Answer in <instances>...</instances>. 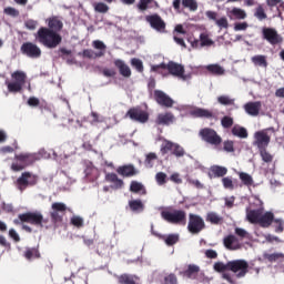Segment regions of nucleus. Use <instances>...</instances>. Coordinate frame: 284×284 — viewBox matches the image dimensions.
Listing matches in <instances>:
<instances>
[{
	"mask_svg": "<svg viewBox=\"0 0 284 284\" xmlns=\"http://www.w3.org/2000/svg\"><path fill=\"white\" fill-rule=\"evenodd\" d=\"M48 27H40L34 33V39L40 45L54 50L59 48L63 41L61 30H63V21L57 16H52L45 20Z\"/></svg>",
	"mask_w": 284,
	"mask_h": 284,
	"instance_id": "f257e3e1",
	"label": "nucleus"
},
{
	"mask_svg": "<svg viewBox=\"0 0 284 284\" xmlns=\"http://www.w3.org/2000/svg\"><path fill=\"white\" fill-rule=\"evenodd\" d=\"M26 223H29L30 225H36V227H43V224L45 222L43 221V214H41L40 212L21 213L18 215V219L13 220L14 225H22V230H24V232L32 234V227H30Z\"/></svg>",
	"mask_w": 284,
	"mask_h": 284,
	"instance_id": "f03ea898",
	"label": "nucleus"
},
{
	"mask_svg": "<svg viewBox=\"0 0 284 284\" xmlns=\"http://www.w3.org/2000/svg\"><path fill=\"white\" fill-rule=\"evenodd\" d=\"M163 70H168L169 74L172 77H178V79H182V81H187L189 77L185 75V67L183 64H179L174 61H169L168 64L164 62L160 64H154L151 67V72H156L158 74H163Z\"/></svg>",
	"mask_w": 284,
	"mask_h": 284,
	"instance_id": "7ed1b4c3",
	"label": "nucleus"
},
{
	"mask_svg": "<svg viewBox=\"0 0 284 284\" xmlns=\"http://www.w3.org/2000/svg\"><path fill=\"white\" fill-rule=\"evenodd\" d=\"M160 152L162 156H165V154H171L172 156H175V159H183V156L186 154L185 149L181 144L172 142L168 139L163 140L160 146Z\"/></svg>",
	"mask_w": 284,
	"mask_h": 284,
	"instance_id": "20e7f679",
	"label": "nucleus"
},
{
	"mask_svg": "<svg viewBox=\"0 0 284 284\" xmlns=\"http://www.w3.org/2000/svg\"><path fill=\"white\" fill-rule=\"evenodd\" d=\"M161 217L172 225H185L187 223V213L184 210L162 211Z\"/></svg>",
	"mask_w": 284,
	"mask_h": 284,
	"instance_id": "39448f33",
	"label": "nucleus"
},
{
	"mask_svg": "<svg viewBox=\"0 0 284 284\" xmlns=\"http://www.w3.org/2000/svg\"><path fill=\"white\" fill-rule=\"evenodd\" d=\"M11 79L13 80L12 82H6L8 92L17 94L23 90V87L26 85V79H28V75L23 71H14L11 74Z\"/></svg>",
	"mask_w": 284,
	"mask_h": 284,
	"instance_id": "423d86ee",
	"label": "nucleus"
},
{
	"mask_svg": "<svg viewBox=\"0 0 284 284\" xmlns=\"http://www.w3.org/2000/svg\"><path fill=\"white\" fill-rule=\"evenodd\" d=\"M199 136L204 141V143H209V145H214V148H219L223 143V138L219 135L216 130L212 128H203L199 131Z\"/></svg>",
	"mask_w": 284,
	"mask_h": 284,
	"instance_id": "0eeeda50",
	"label": "nucleus"
},
{
	"mask_svg": "<svg viewBox=\"0 0 284 284\" xmlns=\"http://www.w3.org/2000/svg\"><path fill=\"white\" fill-rule=\"evenodd\" d=\"M14 159L18 162L11 164V170H13V172H21V170H26L28 165H32V163L37 161V155L32 153H20L16 154Z\"/></svg>",
	"mask_w": 284,
	"mask_h": 284,
	"instance_id": "6e6552de",
	"label": "nucleus"
},
{
	"mask_svg": "<svg viewBox=\"0 0 284 284\" xmlns=\"http://www.w3.org/2000/svg\"><path fill=\"white\" fill-rule=\"evenodd\" d=\"M68 212V205L63 202H54L51 204L50 219L53 225H61L63 223V216Z\"/></svg>",
	"mask_w": 284,
	"mask_h": 284,
	"instance_id": "1a4fd4ad",
	"label": "nucleus"
},
{
	"mask_svg": "<svg viewBox=\"0 0 284 284\" xmlns=\"http://www.w3.org/2000/svg\"><path fill=\"white\" fill-rule=\"evenodd\" d=\"M92 48H94V50H99L98 52H94V50L92 49H85L82 52V57H84V59H101V57H105V50H108V47L105 45V43L101 40H94L92 42Z\"/></svg>",
	"mask_w": 284,
	"mask_h": 284,
	"instance_id": "9d476101",
	"label": "nucleus"
},
{
	"mask_svg": "<svg viewBox=\"0 0 284 284\" xmlns=\"http://www.w3.org/2000/svg\"><path fill=\"white\" fill-rule=\"evenodd\" d=\"M229 272L236 274L237 278H243L250 272V264L245 260H233L229 262Z\"/></svg>",
	"mask_w": 284,
	"mask_h": 284,
	"instance_id": "9b49d317",
	"label": "nucleus"
},
{
	"mask_svg": "<svg viewBox=\"0 0 284 284\" xmlns=\"http://www.w3.org/2000/svg\"><path fill=\"white\" fill-rule=\"evenodd\" d=\"M205 220L201 215L194 213L189 214L187 231L190 234H201V231L205 230Z\"/></svg>",
	"mask_w": 284,
	"mask_h": 284,
	"instance_id": "f8f14e48",
	"label": "nucleus"
},
{
	"mask_svg": "<svg viewBox=\"0 0 284 284\" xmlns=\"http://www.w3.org/2000/svg\"><path fill=\"white\" fill-rule=\"evenodd\" d=\"M126 116H129L131 121H135V123H148V121H150V113L140 105L129 109Z\"/></svg>",
	"mask_w": 284,
	"mask_h": 284,
	"instance_id": "ddd939ff",
	"label": "nucleus"
},
{
	"mask_svg": "<svg viewBox=\"0 0 284 284\" xmlns=\"http://www.w3.org/2000/svg\"><path fill=\"white\" fill-rule=\"evenodd\" d=\"M262 39L267 41L270 45H281L283 43V36L278 34L276 29L270 27L262 28Z\"/></svg>",
	"mask_w": 284,
	"mask_h": 284,
	"instance_id": "4468645a",
	"label": "nucleus"
},
{
	"mask_svg": "<svg viewBox=\"0 0 284 284\" xmlns=\"http://www.w3.org/2000/svg\"><path fill=\"white\" fill-rule=\"evenodd\" d=\"M20 51L24 57H29V59H39L41 57V48L32 42H24Z\"/></svg>",
	"mask_w": 284,
	"mask_h": 284,
	"instance_id": "2eb2a0df",
	"label": "nucleus"
},
{
	"mask_svg": "<svg viewBox=\"0 0 284 284\" xmlns=\"http://www.w3.org/2000/svg\"><path fill=\"white\" fill-rule=\"evenodd\" d=\"M37 181H38L37 175H33L30 172H24L17 180L18 190H20V192H23V190H26L29 185L30 186L37 185Z\"/></svg>",
	"mask_w": 284,
	"mask_h": 284,
	"instance_id": "dca6fc26",
	"label": "nucleus"
},
{
	"mask_svg": "<svg viewBox=\"0 0 284 284\" xmlns=\"http://www.w3.org/2000/svg\"><path fill=\"white\" fill-rule=\"evenodd\" d=\"M172 6L175 12H181V6L190 12H196L199 10V2L196 0H173Z\"/></svg>",
	"mask_w": 284,
	"mask_h": 284,
	"instance_id": "f3484780",
	"label": "nucleus"
},
{
	"mask_svg": "<svg viewBox=\"0 0 284 284\" xmlns=\"http://www.w3.org/2000/svg\"><path fill=\"white\" fill-rule=\"evenodd\" d=\"M153 99L158 103V105H161L162 108L174 106V100L170 98V95H168V93L163 92L162 90H154Z\"/></svg>",
	"mask_w": 284,
	"mask_h": 284,
	"instance_id": "a211bd4d",
	"label": "nucleus"
},
{
	"mask_svg": "<svg viewBox=\"0 0 284 284\" xmlns=\"http://www.w3.org/2000/svg\"><path fill=\"white\" fill-rule=\"evenodd\" d=\"M145 21L151 26L156 32H165V21L159 13H154L145 17Z\"/></svg>",
	"mask_w": 284,
	"mask_h": 284,
	"instance_id": "6ab92c4d",
	"label": "nucleus"
},
{
	"mask_svg": "<svg viewBox=\"0 0 284 284\" xmlns=\"http://www.w3.org/2000/svg\"><path fill=\"white\" fill-rule=\"evenodd\" d=\"M199 272H201V267L199 265L189 264L183 271L179 272V276H182V278L196 281V278H199Z\"/></svg>",
	"mask_w": 284,
	"mask_h": 284,
	"instance_id": "aec40b11",
	"label": "nucleus"
},
{
	"mask_svg": "<svg viewBox=\"0 0 284 284\" xmlns=\"http://www.w3.org/2000/svg\"><path fill=\"white\" fill-rule=\"evenodd\" d=\"M271 138L267 135L265 131H257L255 133V145L258 150L267 149L270 145Z\"/></svg>",
	"mask_w": 284,
	"mask_h": 284,
	"instance_id": "412c9836",
	"label": "nucleus"
},
{
	"mask_svg": "<svg viewBox=\"0 0 284 284\" xmlns=\"http://www.w3.org/2000/svg\"><path fill=\"white\" fill-rule=\"evenodd\" d=\"M174 121H176V118L172 112L160 113L155 119L156 125H172Z\"/></svg>",
	"mask_w": 284,
	"mask_h": 284,
	"instance_id": "4be33fe9",
	"label": "nucleus"
},
{
	"mask_svg": "<svg viewBox=\"0 0 284 284\" xmlns=\"http://www.w3.org/2000/svg\"><path fill=\"white\" fill-rule=\"evenodd\" d=\"M263 214V209H255L251 210L250 207L246 209V221L252 223L253 225H258L261 221V215Z\"/></svg>",
	"mask_w": 284,
	"mask_h": 284,
	"instance_id": "5701e85b",
	"label": "nucleus"
},
{
	"mask_svg": "<svg viewBox=\"0 0 284 284\" xmlns=\"http://www.w3.org/2000/svg\"><path fill=\"white\" fill-rule=\"evenodd\" d=\"M113 63H114L115 68H118L121 77H124L125 79H130L132 77V70L125 63V61H123L121 59H116V60H114Z\"/></svg>",
	"mask_w": 284,
	"mask_h": 284,
	"instance_id": "b1692460",
	"label": "nucleus"
},
{
	"mask_svg": "<svg viewBox=\"0 0 284 284\" xmlns=\"http://www.w3.org/2000/svg\"><path fill=\"white\" fill-rule=\"evenodd\" d=\"M104 179L106 183H112V190H121L124 185L123 180L119 179L116 173H106Z\"/></svg>",
	"mask_w": 284,
	"mask_h": 284,
	"instance_id": "393cba45",
	"label": "nucleus"
},
{
	"mask_svg": "<svg viewBox=\"0 0 284 284\" xmlns=\"http://www.w3.org/2000/svg\"><path fill=\"white\" fill-rule=\"evenodd\" d=\"M261 108V101L247 102L246 104H244V110L246 114H250V116H258Z\"/></svg>",
	"mask_w": 284,
	"mask_h": 284,
	"instance_id": "a878e982",
	"label": "nucleus"
},
{
	"mask_svg": "<svg viewBox=\"0 0 284 284\" xmlns=\"http://www.w3.org/2000/svg\"><path fill=\"white\" fill-rule=\"evenodd\" d=\"M116 173L120 174V176L130 178V176H136V174H138L139 172L136 171V169L134 168V165L128 164V165L119 166V168L116 169Z\"/></svg>",
	"mask_w": 284,
	"mask_h": 284,
	"instance_id": "bb28decb",
	"label": "nucleus"
},
{
	"mask_svg": "<svg viewBox=\"0 0 284 284\" xmlns=\"http://www.w3.org/2000/svg\"><path fill=\"white\" fill-rule=\"evenodd\" d=\"M227 17L231 19V21H242L243 19H247V13L245 10L235 7L227 12Z\"/></svg>",
	"mask_w": 284,
	"mask_h": 284,
	"instance_id": "cd10ccee",
	"label": "nucleus"
},
{
	"mask_svg": "<svg viewBox=\"0 0 284 284\" xmlns=\"http://www.w3.org/2000/svg\"><path fill=\"white\" fill-rule=\"evenodd\" d=\"M152 234L158 236V239H162L164 243L169 245V247H172V245H176V243H179V234H169L165 236L154 232V230H152Z\"/></svg>",
	"mask_w": 284,
	"mask_h": 284,
	"instance_id": "c85d7f7f",
	"label": "nucleus"
},
{
	"mask_svg": "<svg viewBox=\"0 0 284 284\" xmlns=\"http://www.w3.org/2000/svg\"><path fill=\"white\" fill-rule=\"evenodd\" d=\"M274 223V213L273 212H265L264 214L262 213L260 216V222L257 225L261 227H270Z\"/></svg>",
	"mask_w": 284,
	"mask_h": 284,
	"instance_id": "c756f323",
	"label": "nucleus"
},
{
	"mask_svg": "<svg viewBox=\"0 0 284 284\" xmlns=\"http://www.w3.org/2000/svg\"><path fill=\"white\" fill-rule=\"evenodd\" d=\"M85 178L90 181V183H94L97 179H99V169H97L92 164H88L85 170H84Z\"/></svg>",
	"mask_w": 284,
	"mask_h": 284,
	"instance_id": "7c9ffc66",
	"label": "nucleus"
},
{
	"mask_svg": "<svg viewBox=\"0 0 284 284\" xmlns=\"http://www.w3.org/2000/svg\"><path fill=\"white\" fill-rule=\"evenodd\" d=\"M204 69L209 74H213V77H223V74H225V69L217 63L207 64Z\"/></svg>",
	"mask_w": 284,
	"mask_h": 284,
	"instance_id": "2f4dec72",
	"label": "nucleus"
},
{
	"mask_svg": "<svg viewBox=\"0 0 284 284\" xmlns=\"http://www.w3.org/2000/svg\"><path fill=\"white\" fill-rule=\"evenodd\" d=\"M130 192H132L133 194H140L141 196H145V194H148V190L145 189V185H143V183L138 181L131 182Z\"/></svg>",
	"mask_w": 284,
	"mask_h": 284,
	"instance_id": "473e14b6",
	"label": "nucleus"
},
{
	"mask_svg": "<svg viewBox=\"0 0 284 284\" xmlns=\"http://www.w3.org/2000/svg\"><path fill=\"white\" fill-rule=\"evenodd\" d=\"M193 116L196 119H214V112L207 110V109H201L197 108L192 111Z\"/></svg>",
	"mask_w": 284,
	"mask_h": 284,
	"instance_id": "72a5a7b5",
	"label": "nucleus"
},
{
	"mask_svg": "<svg viewBox=\"0 0 284 284\" xmlns=\"http://www.w3.org/2000/svg\"><path fill=\"white\" fill-rule=\"evenodd\" d=\"M129 207L131 212H134V214H141L145 210V204L141 200H131L129 201Z\"/></svg>",
	"mask_w": 284,
	"mask_h": 284,
	"instance_id": "f704fd0d",
	"label": "nucleus"
},
{
	"mask_svg": "<svg viewBox=\"0 0 284 284\" xmlns=\"http://www.w3.org/2000/svg\"><path fill=\"white\" fill-rule=\"evenodd\" d=\"M23 256L27 261H32V258H41V252L39 251V246L27 247Z\"/></svg>",
	"mask_w": 284,
	"mask_h": 284,
	"instance_id": "c9c22d12",
	"label": "nucleus"
},
{
	"mask_svg": "<svg viewBox=\"0 0 284 284\" xmlns=\"http://www.w3.org/2000/svg\"><path fill=\"white\" fill-rule=\"evenodd\" d=\"M112 251V246L105 242H99L97 246V252L99 256H110V252Z\"/></svg>",
	"mask_w": 284,
	"mask_h": 284,
	"instance_id": "e433bc0d",
	"label": "nucleus"
},
{
	"mask_svg": "<svg viewBox=\"0 0 284 284\" xmlns=\"http://www.w3.org/2000/svg\"><path fill=\"white\" fill-rule=\"evenodd\" d=\"M206 222L211 223V225H221L223 223V217L216 212H209L206 214Z\"/></svg>",
	"mask_w": 284,
	"mask_h": 284,
	"instance_id": "4c0bfd02",
	"label": "nucleus"
},
{
	"mask_svg": "<svg viewBox=\"0 0 284 284\" xmlns=\"http://www.w3.org/2000/svg\"><path fill=\"white\" fill-rule=\"evenodd\" d=\"M211 174H213L215 179H221L225 176V174H227V168L221 165H213L211 166Z\"/></svg>",
	"mask_w": 284,
	"mask_h": 284,
	"instance_id": "58836bf2",
	"label": "nucleus"
},
{
	"mask_svg": "<svg viewBox=\"0 0 284 284\" xmlns=\"http://www.w3.org/2000/svg\"><path fill=\"white\" fill-rule=\"evenodd\" d=\"M251 61L254 65H258L260 68H267V57L265 55H254L251 58Z\"/></svg>",
	"mask_w": 284,
	"mask_h": 284,
	"instance_id": "ea45409f",
	"label": "nucleus"
},
{
	"mask_svg": "<svg viewBox=\"0 0 284 284\" xmlns=\"http://www.w3.org/2000/svg\"><path fill=\"white\" fill-rule=\"evenodd\" d=\"M232 135L239 136V139H247V129L243 126L235 125L232 129Z\"/></svg>",
	"mask_w": 284,
	"mask_h": 284,
	"instance_id": "a19ab883",
	"label": "nucleus"
},
{
	"mask_svg": "<svg viewBox=\"0 0 284 284\" xmlns=\"http://www.w3.org/2000/svg\"><path fill=\"white\" fill-rule=\"evenodd\" d=\"M237 174L243 185H246V187H251V185H254V179L252 178V175L245 172H239Z\"/></svg>",
	"mask_w": 284,
	"mask_h": 284,
	"instance_id": "79ce46f5",
	"label": "nucleus"
},
{
	"mask_svg": "<svg viewBox=\"0 0 284 284\" xmlns=\"http://www.w3.org/2000/svg\"><path fill=\"white\" fill-rule=\"evenodd\" d=\"M266 6L270 8V10H274V8H277L278 14H281V8H284V1L283 0H266Z\"/></svg>",
	"mask_w": 284,
	"mask_h": 284,
	"instance_id": "37998d69",
	"label": "nucleus"
},
{
	"mask_svg": "<svg viewBox=\"0 0 284 284\" xmlns=\"http://www.w3.org/2000/svg\"><path fill=\"white\" fill-rule=\"evenodd\" d=\"M210 45H214V41L212 39H210V34L201 33L200 34V47L205 48V47H210Z\"/></svg>",
	"mask_w": 284,
	"mask_h": 284,
	"instance_id": "c03bdc74",
	"label": "nucleus"
},
{
	"mask_svg": "<svg viewBox=\"0 0 284 284\" xmlns=\"http://www.w3.org/2000/svg\"><path fill=\"white\" fill-rule=\"evenodd\" d=\"M254 17H255L256 19H258V21H265V19H267V13H265V9L263 8V4H260V6L255 9Z\"/></svg>",
	"mask_w": 284,
	"mask_h": 284,
	"instance_id": "a18cd8bd",
	"label": "nucleus"
},
{
	"mask_svg": "<svg viewBox=\"0 0 284 284\" xmlns=\"http://www.w3.org/2000/svg\"><path fill=\"white\" fill-rule=\"evenodd\" d=\"M260 150V155L262 158V161L264 163H272L274 161V155L267 152V149H258Z\"/></svg>",
	"mask_w": 284,
	"mask_h": 284,
	"instance_id": "49530a36",
	"label": "nucleus"
},
{
	"mask_svg": "<svg viewBox=\"0 0 284 284\" xmlns=\"http://www.w3.org/2000/svg\"><path fill=\"white\" fill-rule=\"evenodd\" d=\"M284 221L283 219H273V227L276 232V234H282V232L284 231Z\"/></svg>",
	"mask_w": 284,
	"mask_h": 284,
	"instance_id": "de8ad7c7",
	"label": "nucleus"
},
{
	"mask_svg": "<svg viewBox=\"0 0 284 284\" xmlns=\"http://www.w3.org/2000/svg\"><path fill=\"white\" fill-rule=\"evenodd\" d=\"M265 258L270 263H276V261H284V254L283 253H272V254H266Z\"/></svg>",
	"mask_w": 284,
	"mask_h": 284,
	"instance_id": "09e8293b",
	"label": "nucleus"
},
{
	"mask_svg": "<svg viewBox=\"0 0 284 284\" xmlns=\"http://www.w3.org/2000/svg\"><path fill=\"white\" fill-rule=\"evenodd\" d=\"M71 225H73L74 227H78V230H81V227H83L84 225V221L83 217L79 216V215H73L70 220Z\"/></svg>",
	"mask_w": 284,
	"mask_h": 284,
	"instance_id": "8fccbe9b",
	"label": "nucleus"
},
{
	"mask_svg": "<svg viewBox=\"0 0 284 284\" xmlns=\"http://www.w3.org/2000/svg\"><path fill=\"white\" fill-rule=\"evenodd\" d=\"M229 265H230V262H227L226 264L223 262H216L213 267L215 272L224 273V272H230Z\"/></svg>",
	"mask_w": 284,
	"mask_h": 284,
	"instance_id": "3c124183",
	"label": "nucleus"
},
{
	"mask_svg": "<svg viewBox=\"0 0 284 284\" xmlns=\"http://www.w3.org/2000/svg\"><path fill=\"white\" fill-rule=\"evenodd\" d=\"M215 26H217L220 30H227L230 28V22L227 21V18L222 17L215 20Z\"/></svg>",
	"mask_w": 284,
	"mask_h": 284,
	"instance_id": "603ef678",
	"label": "nucleus"
},
{
	"mask_svg": "<svg viewBox=\"0 0 284 284\" xmlns=\"http://www.w3.org/2000/svg\"><path fill=\"white\" fill-rule=\"evenodd\" d=\"M162 284H179V278L176 274L171 273L164 276Z\"/></svg>",
	"mask_w": 284,
	"mask_h": 284,
	"instance_id": "864d4df0",
	"label": "nucleus"
},
{
	"mask_svg": "<svg viewBox=\"0 0 284 284\" xmlns=\"http://www.w3.org/2000/svg\"><path fill=\"white\" fill-rule=\"evenodd\" d=\"M217 103L221 105H234V99L230 98L229 95H220L217 98Z\"/></svg>",
	"mask_w": 284,
	"mask_h": 284,
	"instance_id": "5fc2aeb1",
	"label": "nucleus"
},
{
	"mask_svg": "<svg viewBox=\"0 0 284 284\" xmlns=\"http://www.w3.org/2000/svg\"><path fill=\"white\" fill-rule=\"evenodd\" d=\"M159 158L156 156V153H149L145 156V165L146 168H153L154 166V161H156Z\"/></svg>",
	"mask_w": 284,
	"mask_h": 284,
	"instance_id": "6e6d98bb",
	"label": "nucleus"
},
{
	"mask_svg": "<svg viewBox=\"0 0 284 284\" xmlns=\"http://www.w3.org/2000/svg\"><path fill=\"white\" fill-rule=\"evenodd\" d=\"M221 125L227 130L234 125V119L232 116L225 115L221 120Z\"/></svg>",
	"mask_w": 284,
	"mask_h": 284,
	"instance_id": "4d7b16f0",
	"label": "nucleus"
},
{
	"mask_svg": "<svg viewBox=\"0 0 284 284\" xmlns=\"http://www.w3.org/2000/svg\"><path fill=\"white\" fill-rule=\"evenodd\" d=\"M155 181L158 185H165V183H168V174H165L164 172L156 173Z\"/></svg>",
	"mask_w": 284,
	"mask_h": 284,
	"instance_id": "13d9d810",
	"label": "nucleus"
},
{
	"mask_svg": "<svg viewBox=\"0 0 284 284\" xmlns=\"http://www.w3.org/2000/svg\"><path fill=\"white\" fill-rule=\"evenodd\" d=\"M95 12H100L101 14H105L110 10V7L103 2H98L94 4Z\"/></svg>",
	"mask_w": 284,
	"mask_h": 284,
	"instance_id": "bf43d9fd",
	"label": "nucleus"
},
{
	"mask_svg": "<svg viewBox=\"0 0 284 284\" xmlns=\"http://www.w3.org/2000/svg\"><path fill=\"white\" fill-rule=\"evenodd\" d=\"M234 243H236V236L229 235L224 237V246L226 250H232V245H234Z\"/></svg>",
	"mask_w": 284,
	"mask_h": 284,
	"instance_id": "052dcab7",
	"label": "nucleus"
},
{
	"mask_svg": "<svg viewBox=\"0 0 284 284\" xmlns=\"http://www.w3.org/2000/svg\"><path fill=\"white\" fill-rule=\"evenodd\" d=\"M222 185L225 190H234V182L232 181V178H230V176L222 179Z\"/></svg>",
	"mask_w": 284,
	"mask_h": 284,
	"instance_id": "680f3d73",
	"label": "nucleus"
},
{
	"mask_svg": "<svg viewBox=\"0 0 284 284\" xmlns=\"http://www.w3.org/2000/svg\"><path fill=\"white\" fill-rule=\"evenodd\" d=\"M223 151L227 153L234 152V141L226 140L223 142Z\"/></svg>",
	"mask_w": 284,
	"mask_h": 284,
	"instance_id": "e2e57ef3",
	"label": "nucleus"
},
{
	"mask_svg": "<svg viewBox=\"0 0 284 284\" xmlns=\"http://www.w3.org/2000/svg\"><path fill=\"white\" fill-rule=\"evenodd\" d=\"M154 0H140L138 3V9H140L141 12H145L148 8H150V3H152Z\"/></svg>",
	"mask_w": 284,
	"mask_h": 284,
	"instance_id": "0e129e2a",
	"label": "nucleus"
},
{
	"mask_svg": "<svg viewBox=\"0 0 284 284\" xmlns=\"http://www.w3.org/2000/svg\"><path fill=\"white\" fill-rule=\"evenodd\" d=\"M131 65H133V68H135V70H138L139 72H143V61H141L138 58H133L131 60Z\"/></svg>",
	"mask_w": 284,
	"mask_h": 284,
	"instance_id": "69168bd1",
	"label": "nucleus"
},
{
	"mask_svg": "<svg viewBox=\"0 0 284 284\" xmlns=\"http://www.w3.org/2000/svg\"><path fill=\"white\" fill-rule=\"evenodd\" d=\"M27 30H37V26H39V21L29 19L24 22Z\"/></svg>",
	"mask_w": 284,
	"mask_h": 284,
	"instance_id": "338daca9",
	"label": "nucleus"
},
{
	"mask_svg": "<svg viewBox=\"0 0 284 284\" xmlns=\"http://www.w3.org/2000/svg\"><path fill=\"white\" fill-rule=\"evenodd\" d=\"M4 14L8 17H19V10L12 8V7H7L3 10Z\"/></svg>",
	"mask_w": 284,
	"mask_h": 284,
	"instance_id": "774afa93",
	"label": "nucleus"
}]
</instances>
